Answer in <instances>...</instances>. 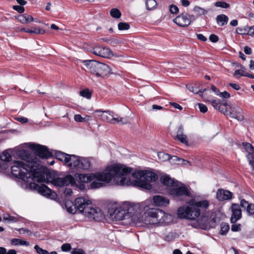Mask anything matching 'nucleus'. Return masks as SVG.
I'll return each instance as SVG.
<instances>
[{"instance_id":"obj_55","label":"nucleus","mask_w":254,"mask_h":254,"mask_svg":"<svg viewBox=\"0 0 254 254\" xmlns=\"http://www.w3.org/2000/svg\"><path fill=\"white\" fill-rule=\"evenodd\" d=\"M121 43V41L117 39H111L110 44L112 46H116Z\"/></svg>"},{"instance_id":"obj_61","label":"nucleus","mask_w":254,"mask_h":254,"mask_svg":"<svg viewBox=\"0 0 254 254\" xmlns=\"http://www.w3.org/2000/svg\"><path fill=\"white\" fill-rule=\"evenodd\" d=\"M248 35L254 36V25L250 27H248Z\"/></svg>"},{"instance_id":"obj_3","label":"nucleus","mask_w":254,"mask_h":254,"mask_svg":"<svg viewBox=\"0 0 254 254\" xmlns=\"http://www.w3.org/2000/svg\"><path fill=\"white\" fill-rule=\"evenodd\" d=\"M188 205H183L178 209V216L180 218L194 220L198 217L201 212L206 211L210 205L207 200L195 201L192 198L188 202Z\"/></svg>"},{"instance_id":"obj_20","label":"nucleus","mask_w":254,"mask_h":254,"mask_svg":"<svg viewBox=\"0 0 254 254\" xmlns=\"http://www.w3.org/2000/svg\"><path fill=\"white\" fill-rule=\"evenodd\" d=\"M96 112L101 113V114L99 115V116L100 117L101 119L103 121L109 122L113 124H115V122L112 121L113 115L111 114L109 111H102L101 110H97Z\"/></svg>"},{"instance_id":"obj_58","label":"nucleus","mask_w":254,"mask_h":254,"mask_svg":"<svg viewBox=\"0 0 254 254\" xmlns=\"http://www.w3.org/2000/svg\"><path fill=\"white\" fill-rule=\"evenodd\" d=\"M74 119L77 122H83L85 121L84 119L79 114L75 115L74 117Z\"/></svg>"},{"instance_id":"obj_34","label":"nucleus","mask_w":254,"mask_h":254,"mask_svg":"<svg viewBox=\"0 0 254 254\" xmlns=\"http://www.w3.org/2000/svg\"><path fill=\"white\" fill-rule=\"evenodd\" d=\"M214 5L217 7H221L222 8H229L230 6V4L223 1H217L214 3Z\"/></svg>"},{"instance_id":"obj_31","label":"nucleus","mask_w":254,"mask_h":254,"mask_svg":"<svg viewBox=\"0 0 254 254\" xmlns=\"http://www.w3.org/2000/svg\"><path fill=\"white\" fill-rule=\"evenodd\" d=\"M112 122H115L116 123H120L123 125L127 124L128 122V120L127 118H121V117H114L113 116H112Z\"/></svg>"},{"instance_id":"obj_29","label":"nucleus","mask_w":254,"mask_h":254,"mask_svg":"<svg viewBox=\"0 0 254 254\" xmlns=\"http://www.w3.org/2000/svg\"><path fill=\"white\" fill-rule=\"evenodd\" d=\"M146 8L148 10H152L156 8L157 2L155 0H145Z\"/></svg>"},{"instance_id":"obj_36","label":"nucleus","mask_w":254,"mask_h":254,"mask_svg":"<svg viewBox=\"0 0 254 254\" xmlns=\"http://www.w3.org/2000/svg\"><path fill=\"white\" fill-rule=\"evenodd\" d=\"M110 15L115 18H119L121 16V11L117 8H112L110 10Z\"/></svg>"},{"instance_id":"obj_44","label":"nucleus","mask_w":254,"mask_h":254,"mask_svg":"<svg viewBox=\"0 0 254 254\" xmlns=\"http://www.w3.org/2000/svg\"><path fill=\"white\" fill-rule=\"evenodd\" d=\"M158 156L159 157V158H161L162 157L163 158V161H165V160H170L171 159V157H170V155L168 154H167V153H163V152H159L158 154Z\"/></svg>"},{"instance_id":"obj_46","label":"nucleus","mask_w":254,"mask_h":254,"mask_svg":"<svg viewBox=\"0 0 254 254\" xmlns=\"http://www.w3.org/2000/svg\"><path fill=\"white\" fill-rule=\"evenodd\" d=\"M61 249L62 251L67 252L71 249V247L69 244L65 243L62 246Z\"/></svg>"},{"instance_id":"obj_6","label":"nucleus","mask_w":254,"mask_h":254,"mask_svg":"<svg viewBox=\"0 0 254 254\" xmlns=\"http://www.w3.org/2000/svg\"><path fill=\"white\" fill-rule=\"evenodd\" d=\"M168 214L162 210L156 208H148L141 217V221L146 225H154L166 223Z\"/></svg>"},{"instance_id":"obj_19","label":"nucleus","mask_w":254,"mask_h":254,"mask_svg":"<svg viewBox=\"0 0 254 254\" xmlns=\"http://www.w3.org/2000/svg\"><path fill=\"white\" fill-rule=\"evenodd\" d=\"M153 201L157 206H166L169 203V200L166 197L156 195L153 197Z\"/></svg>"},{"instance_id":"obj_54","label":"nucleus","mask_w":254,"mask_h":254,"mask_svg":"<svg viewBox=\"0 0 254 254\" xmlns=\"http://www.w3.org/2000/svg\"><path fill=\"white\" fill-rule=\"evenodd\" d=\"M209 40L213 43H216L219 40V37L216 35L212 34L209 36Z\"/></svg>"},{"instance_id":"obj_30","label":"nucleus","mask_w":254,"mask_h":254,"mask_svg":"<svg viewBox=\"0 0 254 254\" xmlns=\"http://www.w3.org/2000/svg\"><path fill=\"white\" fill-rule=\"evenodd\" d=\"M11 244L14 245L15 246L20 245H24L25 246H29V242L26 241H23L19 239H16L14 238L11 240Z\"/></svg>"},{"instance_id":"obj_33","label":"nucleus","mask_w":254,"mask_h":254,"mask_svg":"<svg viewBox=\"0 0 254 254\" xmlns=\"http://www.w3.org/2000/svg\"><path fill=\"white\" fill-rule=\"evenodd\" d=\"M0 159L1 161L8 162L11 159V156L6 150L4 151L0 156Z\"/></svg>"},{"instance_id":"obj_12","label":"nucleus","mask_w":254,"mask_h":254,"mask_svg":"<svg viewBox=\"0 0 254 254\" xmlns=\"http://www.w3.org/2000/svg\"><path fill=\"white\" fill-rule=\"evenodd\" d=\"M30 188L32 190H37L38 192L48 197H51L55 194V192H53L52 190L49 189L46 185L41 184L39 185L35 183H30Z\"/></svg>"},{"instance_id":"obj_24","label":"nucleus","mask_w":254,"mask_h":254,"mask_svg":"<svg viewBox=\"0 0 254 254\" xmlns=\"http://www.w3.org/2000/svg\"><path fill=\"white\" fill-rule=\"evenodd\" d=\"M216 20L218 25L223 26L227 24L229 18L227 15L221 14L217 16Z\"/></svg>"},{"instance_id":"obj_64","label":"nucleus","mask_w":254,"mask_h":254,"mask_svg":"<svg viewBox=\"0 0 254 254\" xmlns=\"http://www.w3.org/2000/svg\"><path fill=\"white\" fill-rule=\"evenodd\" d=\"M196 36L197 39L200 41L204 42L207 40V38L203 34H197Z\"/></svg>"},{"instance_id":"obj_18","label":"nucleus","mask_w":254,"mask_h":254,"mask_svg":"<svg viewBox=\"0 0 254 254\" xmlns=\"http://www.w3.org/2000/svg\"><path fill=\"white\" fill-rule=\"evenodd\" d=\"M232 195L233 194L231 191L219 189L216 192V198L219 201H223L230 199Z\"/></svg>"},{"instance_id":"obj_35","label":"nucleus","mask_w":254,"mask_h":254,"mask_svg":"<svg viewBox=\"0 0 254 254\" xmlns=\"http://www.w3.org/2000/svg\"><path fill=\"white\" fill-rule=\"evenodd\" d=\"M247 159L250 165L252 166L254 172V151L249 152L247 155Z\"/></svg>"},{"instance_id":"obj_15","label":"nucleus","mask_w":254,"mask_h":254,"mask_svg":"<svg viewBox=\"0 0 254 254\" xmlns=\"http://www.w3.org/2000/svg\"><path fill=\"white\" fill-rule=\"evenodd\" d=\"M232 212L230 222L231 223H235L242 217V210L240 206L238 203H232L231 206Z\"/></svg>"},{"instance_id":"obj_17","label":"nucleus","mask_w":254,"mask_h":254,"mask_svg":"<svg viewBox=\"0 0 254 254\" xmlns=\"http://www.w3.org/2000/svg\"><path fill=\"white\" fill-rule=\"evenodd\" d=\"M91 52L95 55L103 58H109L113 55L110 49L105 47L96 46L93 48Z\"/></svg>"},{"instance_id":"obj_52","label":"nucleus","mask_w":254,"mask_h":254,"mask_svg":"<svg viewBox=\"0 0 254 254\" xmlns=\"http://www.w3.org/2000/svg\"><path fill=\"white\" fill-rule=\"evenodd\" d=\"M170 11L173 14L177 13L179 11V8L176 5L172 4L170 5Z\"/></svg>"},{"instance_id":"obj_51","label":"nucleus","mask_w":254,"mask_h":254,"mask_svg":"<svg viewBox=\"0 0 254 254\" xmlns=\"http://www.w3.org/2000/svg\"><path fill=\"white\" fill-rule=\"evenodd\" d=\"M250 203L248 202V201H246L244 199H242L241 200L240 204L239 205L240 206V207H242L244 209H246L248 207V206L249 205Z\"/></svg>"},{"instance_id":"obj_50","label":"nucleus","mask_w":254,"mask_h":254,"mask_svg":"<svg viewBox=\"0 0 254 254\" xmlns=\"http://www.w3.org/2000/svg\"><path fill=\"white\" fill-rule=\"evenodd\" d=\"M233 224L231 226V230L233 232H237L241 230V225L239 224Z\"/></svg>"},{"instance_id":"obj_25","label":"nucleus","mask_w":254,"mask_h":254,"mask_svg":"<svg viewBox=\"0 0 254 254\" xmlns=\"http://www.w3.org/2000/svg\"><path fill=\"white\" fill-rule=\"evenodd\" d=\"M186 87L190 91L192 92L194 94H198L201 96H203V93L206 91V88L203 89L202 88H201V89H200L196 86L194 87L191 85H187Z\"/></svg>"},{"instance_id":"obj_53","label":"nucleus","mask_w":254,"mask_h":254,"mask_svg":"<svg viewBox=\"0 0 254 254\" xmlns=\"http://www.w3.org/2000/svg\"><path fill=\"white\" fill-rule=\"evenodd\" d=\"M3 219L5 220H8L10 222H16L17 221V219L14 217V216H10V215H8L7 216H4L3 217Z\"/></svg>"},{"instance_id":"obj_49","label":"nucleus","mask_w":254,"mask_h":254,"mask_svg":"<svg viewBox=\"0 0 254 254\" xmlns=\"http://www.w3.org/2000/svg\"><path fill=\"white\" fill-rule=\"evenodd\" d=\"M13 9L17 11L20 13H22L24 12V7L21 5H14Z\"/></svg>"},{"instance_id":"obj_8","label":"nucleus","mask_w":254,"mask_h":254,"mask_svg":"<svg viewBox=\"0 0 254 254\" xmlns=\"http://www.w3.org/2000/svg\"><path fill=\"white\" fill-rule=\"evenodd\" d=\"M26 163L20 161H15L14 164L11 167V172L13 176L20 179L24 182L28 183L32 180L29 169L27 166V161L25 160Z\"/></svg>"},{"instance_id":"obj_47","label":"nucleus","mask_w":254,"mask_h":254,"mask_svg":"<svg viewBox=\"0 0 254 254\" xmlns=\"http://www.w3.org/2000/svg\"><path fill=\"white\" fill-rule=\"evenodd\" d=\"M197 105L198 106V108L200 110V111L201 113H206L207 111V107L206 105L202 103H198Z\"/></svg>"},{"instance_id":"obj_13","label":"nucleus","mask_w":254,"mask_h":254,"mask_svg":"<svg viewBox=\"0 0 254 254\" xmlns=\"http://www.w3.org/2000/svg\"><path fill=\"white\" fill-rule=\"evenodd\" d=\"M89 218L93 219L96 221H101L104 218V215L101 209L98 207L93 208L92 206L85 215Z\"/></svg>"},{"instance_id":"obj_43","label":"nucleus","mask_w":254,"mask_h":254,"mask_svg":"<svg viewBox=\"0 0 254 254\" xmlns=\"http://www.w3.org/2000/svg\"><path fill=\"white\" fill-rule=\"evenodd\" d=\"M176 132H173L172 133H176V135H182L184 134V127L182 125H180L178 127H177L176 128Z\"/></svg>"},{"instance_id":"obj_37","label":"nucleus","mask_w":254,"mask_h":254,"mask_svg":"<svg viewBox=\"0 0 254 254\" xmlns=\"http://www.w3.org/2000/svg\"><path fill=\"white\" fill-rule=\"evenodd\" d=\"M221 231L220 234L222 235L226 234L229 230L230 227L228 224L226 223H222L221 224Z\"/></svg>"},{"instance_id":"obj_59","label":"nucleus","mask_w":254,"mask_h":254,"mask_svg":"<svg viewBox=\"0 0 254 254\" xmlns=\"http://www.w3.org/2000/svg\"><path fill=\"white\" fill-rule=\"evenodd\" d=\"M245 72L244 70H242V69H238V70H235V72H234V75H240L241 76H245Z\"/></svg>"},{"instance_id":"obj_4","label":"nucleus","mask_w":254,"mask_h":254,"mask_svg":"<svg viewBox=\"0 0 254 254\" xmlns=\"http://www.w3.org/2000/svg\"><path fill=\"white\" fill-rule=\"evenodd\" d=\"M144 205L125 202L120 207L113 206L108 209L110 217L115 221L127 219L139 213L137 209L144 207Z\"/></svg>"},{"instance_id":"obj_21","label":"nucleus","mask_w":254,"mask_h":254,"mask_svg":"<svg viewBox=\"0 0 254 254\" xmlns=\"http://www.w3.org/2000/svg\"><path fill=\"white\" fill-rule=\"evenodd\" d=\"M56 158L62 162H64L65 164H67L69 163V159L70 155L66 154L60 151H57L55 152Z\"/></svg>"},{"instance_id":"obj_60","label":"nucleus","mask_w":254,"mask_h":254,"mask_svg":"<svg viewBox=\"0 0 254 254\" xmlns=\"http://www.w3.org/2000/svg\"><path fill=\"white\" fill-rule=\"evenodd\" d=\"M170 105L172 106H173L174 108L178 109L179 110H182L183 109L182 106L178 103L175 102H171Z\"/></svg>"},{"instance_id":"obj_16","label":"nucleus","mask_w":254,"mask_h":254,"mask_svg":"<svg viewBox=\"0 0 254 254\" xmlns=\"http://www.w3.org/2000/svg\"><path fill=\"white\" fill-rule=\"evenodd\" d=\"M189 16L187 13H182L174 18L173 22L180 27H187L191 23V20Z\"/></svg>"},{"instance_id":"obj_42","label":"nucleus","mask_w":254,"mask_h":254,"mask_svg":"<svg viewBox=\"0 0 254 254\" xmlns=\"http://www.w3.org/2000/svg\"><path fill=\"white\" fill-rule=\"evenodd\" d=\"M243 145L249 153L254 151V147L251 144L248 142H244L243 143Z\"/></svg>"},{"instance_id":"obj_39","label":"nucleus","mask_w":254,"mask_h":254,"mask_svg":"<svg viewBox=\"0 0 254 254\" xmlns=\"http://www.w3.org/2000/svg\"><path fill=\"white\" fill-rule=\"evenodd\" d=\"M80 95L87 99H90L91 93L89 91L88 89H85L80 92Z\"/></svg>"},{"instance_id":"obj_10","label":"nucleus","mask_w":254,"mask_h":254,"mask_svg":"<svg viewBox=\"0 0 254 254\" xmlns=\"http://www.w3.org/2000/svg\"><path fill=\"white\" fill-rule=\"evenodd\" d=\"M29 147L34 152L36 156L41 158H48L52 156V153L45 146L32 143Z\"/></svg>"},{"instance_id":"obj_9","label":"nucleus","mask_w":254,"mask_h":254,"mask_svg":"<svg viewBox=\"0 0 254 254\" xmlns=\"http://www.w3.org/2000/svg\"><path fill=\"white\" fill-rule=\"evenodd\" d=\"M50 183L57 186L62 187L67 186L70 184L74 186L75 184L74 178L70 175L65 176L64 178L55 177L52 174V179L50 180Z\"/></svg>"},{"instance_id":"obj_14","label":"nucleus","mask_w":254,"mask_h":254,"mask_svg":"<svg viewBox=\"0 0 254 254\" xmlns=\"http://www.w3.org/2000/svg\"><path fill=\"white\" fill-rule=\"evenodd\" d=\"M228 115L232 118L242 121L244 120V116L242 109L237 105H234L229 107Z\"/></svg>"},{"instance_id":"obj_41","label":"nucleus","mask_w":254,"mask_h":254,"mask_svg":"<svg viewBox=\"0 0 254 254\" xmlns=\"http://www.w3.org/2000/svg\"><path fill=\"white\" fill-rule=\"evenodd\" d=\"M34 248L38 254H49V253L47 250L41 248L38 245H35Z\"/></svg>"},{"instance_id":"obj_1","label":"nucleus","mask_w":254,"mask_h":254,"mask_svg":"<svg viewBox=\"0 0 254 254\" xmlns=\"http://www.w3.org/2000/svg\"><path fill=\"white\" fill-rule=\"evenodd\" d=\"M132 170L131 168L125 165L115 164L107 167L105 171L89 174H77L76 180L79 183H88L94 180L90 185L91 189H98L108 184L112 179H120L118 183L121 186H134L150 190L152 189L151 182L158 179V176L149 171H136L132 174L135 180L131 181L128 177Z\"/></svg>"},{"instance_id":"obj_48","label":"nucleus","mask_w":254,"mask_h":254,"mask_svg":"<svg viewBox=\"0 0 254 254\" xmlns=\"http://www.w3.org/2000/svg\"><path fill=\"white\" fill-rule=\"evenodd\" d=\"M248 27L247 28H244V29H243L240 27H238L236 29V32L238 34H241V35L246 34H248Z\"/></svg>"},{"instance_id":"obj_7","label":"nucleus","mask_w":254,"mask_h":254,"mask_svg":"<svg viewBox=\"0 0 254 254\" xmlns=\"http://www.w3.org/2000/svg\"><path fill=\"white\" fill-rule=\"evenodd\" d=\"M83 63L91 73L104 78L111 73V68L107 64L93 60H85Z\"/></svg>"},{"instance_id":"obj_63","label":"nucleus","mask_w":254,"mask_h":254,"mask_svg":"<svg viewBox=\"0 0 254 254\" xmlns=\"http://www.w3.org/2000/svg\"><path fill=\"white\" fill-rule=\"evenodd\" d=\"M229 86L232 87L233 89L239 90L240 89V87L238 84L230 83L229 84Z\"/></svg>"},{"instance_id":"obj_27","label":"nucleus","mask_w":254,"mask_h":254,"mask_svg":"<svg viewBox=\"0 0 254 254\" xmlns=\"http://www.w3.org/2000/svg\"><path fill=\"white\" fill-rule=\"evenodd\" d=\"M79 165V169L88 170L90 167L91 163L88 159L81 157Z\"/></svg>"},{"instance_id":"obj_38","label":"nucleus","mask_w":254,"mask_h":254,"mask_svg":"<svg viewBox=\"0 0 254 254\" xmlns=\"http://www.w3.org/2000/svg\"><path fill=\"white\" fill-rule=\"evenodd\" d=\"M118 27L119 30H127L129 29L130 25L127 22H120L118 24Z\"/></svg>"},{"instance_id":"obj_26","label":"nucleus","mask_w":254,"mask_h":254,"mask_svg":"<svg viewBox=\"0 0 254 254\" xmlns=\"http://www.w3.org/2000/svg\"><path fill=\"white\" fill-rule=\"evenodd\" d=\"M172 136L173 137V138L177 141H179V142H181L182 143H183L186 145H189V141L188 140V137L186 134H183L182 135H176V133H172Z\"/></svg>"},{"instance_id":"obj_11","label":"nucleus","mask_w":254,"mask_h":254,"mask_svg":"<svg viewBox=\"0 0 254 254\" xmlns=\"http://www.w3.org/2000/svg\"><path fill=\"white\" fill-rule=\"evenodd\" d=\"M92 205L91 201L83 197H77L74 200V208L78 210L85 215L86 212L89 210Z\"/></svg>"},{"instance_id":"obj_2","label":"nucleus","mask_w":254,"mask_h":254,"mask_svg":"<svg viewBox=\"0 0 254 254\" xmlns=\"http://www.w3.org/2000/svg\"><path fill=\"white\" fill-rule=\"evenodd\" d=\"M19 156L23 160L27 161V166L29 169L31 177L32 178V180H30V182L27 183H29V186L30 183H33L32 181L35 179L40 183H50L52 173L45 169L42 170L41 169L39 164L37 162L36 157L32 155L29 151L25 150L20 151Z\"/></svg>"},{"instance_id":"obj_45","label":"nucleus","mask_w":254,"mask_h":254,"mask_svg":"<svg viewBox=\"0 0 254 254\" xmlns=\"http://www.w3.org/2000/svg\"><path fill=\"white\" fill-rule=\"evenodd\" d=\"M247 212L250 215L254 214V204L250 203L246 209Z\"/></svg>"},{"instance_id":"obj_56","label":"nucleus","mask_w":254,"mask_h":254,"mask_svg":"<svg viewBox=\"0 0 254 254\" xmlns=\"http://www.w3.org/2000/svg\"><path fill=\"white\" fill-rule=\"evenodd\" d=\"M218 96L224 99H228L230 97V94L227 91H224L223 92H220Z\"/></svg>"},{"instance_id":"obj_22","label":"nucleus","mask_w":254,"mask_h":254,"mask_svg":"<svg viewBox=\"0 0 254 254\" xmlns=\"http://www.w3.org/2000/svg\"><path fill=\"white\" fill-rule=\"evenodd\" d=\"M70 158L69 163H67V165L71 167H73L76 169H79L80 166V161H81V157L76 156L75 155H70Z\"/></svg>"},{"instance_id":"obj_62","label":"nucleus","mask_w":254,"mask_h":254,"mask_svg":"<svg viewBox=\"0 0 254 254\" xmlns=\"http://www.w3.org/2000/svg\"><path fill=\"white\" fill-rule=\"evenodd\" d=\"M72 193V190L70 188H65L64 191V194L66 196L70 195Z\"/></svg>"},{"instance_id":"obj_5","label":"nucleus","mask_w":254,"mask_h":254,"mask_svg":"<svg viewBox=\"0 0 254 254\" xmlns=\"http://www.w3.org/2000/svg\"><path fill=\"white\" fill-rule=\"evenodd\" d=\"M161 182L167 187L169 194L175 198L183 200L184 198L190 196V192L188 189L184 185H180V183L171 179L169 176L164 175L161 177Z\"/></svg>"},{"instance_id":"obj_28","label":"nucleus","mask_w":254,"mask_h":254,"mask_svg":"<svg viewBox=\"0 0 254 254\" xmlns=\"http://www.w3.org/2000/svg\"><path fill=\"white\" fill-rule=\"evenodd\" d=\"M193 10L194 12L199 16L205 15L208 13V11L207 10L199 6H195Z\"/></svg>"},{"instance_id":"obj_40","label":"nucleus","mask_w":254,"mask_h":254,"mask_svg":"<svg viewBox=\"0 0 254 254\" xmlns=\"http://www.w3.org/2000/svg\"><path fill=\"white\" fill-rule=\"evenodd\" d=\"M212 106L216 110H221V104L219 100H212L211 101Z\"/></svg>"},{"instance_id":"obj_57","label":"nucleus","mask_w":254,"mask_h":254,"mask_svg":"<svg viewBox=\"0 0 254 254\" xmlns=\"http://www.w3.org/2000/svg\"><path fill=\"white\" fill-rule=\"evenodd\" d=\"M71 254H85V253L82 249H74L71 251Z\"/></svg>"},{"instance_id":"obj_32","label":"nucleus","mask_w":254,"mask_h":254,"mask_svg":"<svg viewBox=\"0 0 254 254\" xmlns=\"http://www.w3.org/2000/svg\"><path fill=\"white\" fill-rule=\"evenodd\" d=\"M45 32V31L44 29L40 28H33L31 29H27L26 31V33L36 34H43Z\"/></svg>"},{"instance_id":"obj_23","label":"nucleus","mask_w":254,"mask_h":254,"mask_svg":"<svg viewBox=\"0 0 254 254\" xmlns=\"http://www.w3.org/2000/svg\"><path fill=\"white\" fill-rule=\"evenodd\" d=\"M16 18L20 23L24 24L29 23L34 20V18L31 15L26 13L19 15Z\"/></svg>"}]
</instances>
